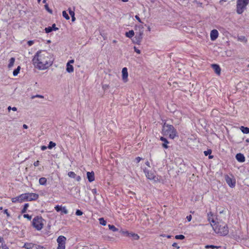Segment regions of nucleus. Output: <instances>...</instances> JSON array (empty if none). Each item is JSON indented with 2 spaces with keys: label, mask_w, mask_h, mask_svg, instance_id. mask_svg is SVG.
Here are the masks:
<instances>
[{
  "label": "nucleus",
  "mask_w": 249,
  "mask_h": 249,
  "mask_svg": "<svg viewBox=\"0 0 249 249\" xmlns=\"http://www.w3.org/2000/svg\"><path fill=\"white\" fill-rule=\"evenodd\" d=\"M34 249H46V248L35 244V247H34Z\"/></svg>",
  "instance_id": "f704fd0d"
},
{
  "label": "nucleus",
  "mask_w": 249,
  "mask_h": 249,
  "mask_svg": "<svg viewBox=\"0 0 249 249\" xmlns=\"http://www.w3.org/2000/svg\"><path fill=\"white\" fill-rule=\"evenodd\" d=\"M122 79L124 82H126L128 80V72L126 68H124L122 71Z\"/></svg>",
  "instance_id": "9d476101"
},
{
  "label": "nucleus",
  "mask_w": 249,
  "mask_h": 249,
  "mask_svg": "<svg viewBox=\"0 0 249 249\" xmlns=\"http://www.w3.org/2000/svg\"><path fill=\"white\" fill-rule=\"evenodd\" d=\"M184 238H185V236L182 234L177 235L175 236V238L177 239L182 240V239H184Z\"/></svg>",
  "instance_id": "72a5a7b5"
},
{
  "label": "nucleus",
  "mask_w": 249,
  "mask_h": 249,
  "mask_svg": "<svg viewBox=\"0 0 249 249\" xmlns=\"http://www.w3.org/2000/svg\"><path fill=\"white\" fill-rule=\"evenodd\" d=\"M75 178H76V180L78 181H80L81 180V177L79 176H76Z\"/></svg>",
  "instance_id": "0e129e2a"
},
{
  "label": "nucleus",
  "mask_w": 249,
  "mask_h": 249,
  "mask_svg": "<svg viewBox=\"0 0 249 249\" xmlns=\"http://www.w3.org/2000/svg\"><path fill=\"white\" fill-rule=\"evenodd\" d=\"M11 200L13 203L20 202L19 196L12 198Z\"/></svg>",
  "instance_id": "c85d7f7f"
},
{
  "label": "nucleus",
  "mask_w": 249,
  "mask_h": 249,
  "mask_svg": "<svg viewBox=\"0 0 249 249\" xmlns=\"http://www.w3.org/2000/svg\"><path fill=\"white\" fill-rule=\"evenodd\" d=\"M205 248L207 249H208V248L215 249V248H217V247L214 246V245H207L205 246Z\"/></svg>",
  "instance_id": "79ce46f5"
},
{
  "label": "nucleus",
  "mask_w": 249,
  "mask_h": 249,
  "mask_svg": "<svg viewBox=\"0 0 249 249\" xmlns=\"http://www.w3.org/2000/svg\"><path fill=\"white\" fill-rule=\"evenodd\" d=\"M87 178L89 182H91L94 180V173L93 171L89 172H88L87 173Z\"/></svg>",
  "instance_id": "2eb2a0df"
},
{
  "label": "nucleus",
  "mask_w": 249,
  "mask_h": 249,
  "mask_svg": "<svg viewBox=\"0 0 249 249\" xmlns=\"http://www.w3.org/2000/svg\"><path fill=\"white\" fill-rule=\"evenodd\" d=\"M56 145V144L53 142L52 141L50 142L49 144L48 145V148L49 149H52L53 147H54Z\"/></svg>",
  "instance_id": "7c9ffc66"
},
{
  "label": "nucleus",
  "mask_w": 249,
  "mask_h": 249,
  "mask_svg": "<svg viewBox=\"0 0 249 249\" xmlns=\"http://www.w3.org/2000/svg\"><path fill=\"white\" fill-rule=\"evenodd\" d=\"M62 206H59V205H56L54 208H55V210L57 211V212H59V211H61V210H62Z\"/></svg>",
  "instance_id": "58836bf2"
},
{
  "label": "nucleus",
  "mask_w": 249,
  "mask_h": 249,
  "mask_svg": "<svg viewBox=\"0 0 249 249\" xmlns=\"http://www.w3.org/2000/svg\"><path fill=\"white\" fill-rule=\"evenodd\" d=\"M51 27L52 29H53V31H56V30H58V28L56 27L55 24H53L52 26Z\"/></svg>",
  "instance_id": "a18cd8bd"
},
{
  "label": "nucleus",
  "mask_w": 249,
  "mask_h": 249,
  "mask_svg": "<svg viewBox=\"0 0 249 249\" xmlns=\"http://www.w3.org/2000/svg\"><path fill=\"white\" fill-rule=\"evenodd\" d=\"M135 34L133 30H130L128 32H126L125 34V36L129 38H131Z\"/></svg>",
  "instance_id": "aec40b11"
},
{
  "label": "nucleus",
  "mask_w": 249,
  "mask_h": 249,
  "mask_svg": "<svg viewBox=\"0 0 249 249\" xmlns=\"http://www.w3.org/2000/svg\"><path fill=\"white\" fill-rule=\"evenodd\" d=\"M134 50L138 53H141L140 50L137 49L136 47H134Z\"/></svg>",
  "instance_id": "bf43d9fd"
},
{
  "label": "nucleus",
  "mask_w": 249,
  "mask_h": 249,
  "mask_svg": "<svg viewBox=\"0 0 249 249\" xmlns=\"http://www.w3.org/2000/svg\"><path fill=\"white\" fill-rule=\"evenodd\" d=\"M4 213H5L7 216H10V214L8 212V210L7 209H5L4 210Z\"/></svg>",
  "instance_id": "5fc2aeb1"
},
{
  "label": "nucleus",
  "mask_w": 249,
  "mask_h": 249,
  "mask_svg": "<svg viewBox=\"0 0 249 249\" xmlns=\"http://www.w3.org/2000/svg\"><path fill=\"white\" fill-rule=\"evenodd\" d=\"M23 217H24V218H27L28 219H29V220H30L31 219V218H32V216H31V215H29V214H24L23 215Z\"/></svg>",
  "instance_id": "37998d69"
},
{
  "label": "nucleus",
  "mask_w": 249,
  "mask_h": 249,
  "mask_svg": "<svg viewBox=\"0 0 249 249\" xmlns=\"http://www.w3.org/2000/svg\"><path fill=\"white\" fill-rule=\"evenodd\" d=\"M99 223L101 225L103 226H106L107 224L106 221L104 219V218H100L99 219Z\"/></svg>",
  "instance_id": "bb28decb"
},
{
  "label": "nucleus",
  "mask_w": 249,
  "mask_h": 249,
  "mask_svg": "<svg viewBox=\"0 0 249 249\" xmlns=\"http://www.w3.org/2000/svg\"><path fill=\"white\" fill-rule=\"evenodd\" d=\"M208 220L211 223V226L213 227L214 224H216L215 222L214 218L213 217V214L212 212H209L208 213Z\"/></svg>",
  "instance_id": "ddd939ff"
},
{
  "label": "nucleus",
  "mask_w": 249,
  "mask_h": 249,
  "mask_svg": "<svg viewBox=\"0 0 249 249\" xmlns=\"http://www.w3.org/2000/svg\"><path fill=\"white\" fill-rule=\"evenodd\" d=\"M20 70V67L18 66V68L13 71V75L15 76H17L19 73Z\"/></svg>",
  "instance_id": "a878e982"
},
{
  "label": "nucleus",
  "mask_w": 249,
  "mask_h": 249,
  "mask_svg": "<svg viewBox=\"0 0 249 249\" xmlns=\"http://www.w3.org/2000/svg\"><path fill=\"white\" fill-rule=\"evenodd\" d=\"M76 215L80 216L83 214V212L80 210H77L75 213Z\"/></svg>",
  "instance_id": "ea45409f"
},
{
  "label": "nucleus",
  "mask_w": 249,
  "mask_h": 249,
  "mask_svg": "<svg viewBox=\"0 0 249 249\" xmlns=\"http://www.w3.org/2000/svg\"><path fill=\"white\" fill-rule=\"evenodd\" d=\"M43 218L41 216H36L32 221L33 226L37 230H41L43 227Z\"/></svg>",
  "instance_id": "39448f33"
},
{
  "label": "nucleus",
  "mask_w": 249,
  "mask_h": 249,
  "mask_svg": "<svg viewBox=\"0 0 249 249\" xmlns=\"http://www.w3.org/2000/svg\"><path fill=\"white\" fill-rule=\"evenodd\" d=\"M29 207V204L28 203H26L24 205L23 208L21 210V213H25L26 212L27 209Z\"/></svg>",
  "instance_id": "cd10ccee"
},
{
  "label": "nucleus",
  "mask_w": 249,
  "mask_h": 249,
  "mask_svg": "<svg viewBox=\"0 0 249 249\" xmlns=\"http://www.w3.org/2000/svg\"><path fill=\"white\" fill-rule=\"evenodd\" d=\"M61 211H62V212L65 214H67L68 213V211L67 210L66 207H62Z\"/></svg>",
  "instance_id": "e433bc0d"
},
{
  "label": "nucleus",
  "mask_w": 249,
  "mask_h": 249,
  "mask_svg": "<svg viewBox=\"0 0 249 249\" xmlns=\"http://www.w3.org/2000/svg\"><path fill=\"white\" fill-rule=\"evenodd\" d=\"M23 128H24V129H27V128H28V126L26 124H24L23 125Z\"/></svg>",
  "instance_id": "338daca9"
},
{
  "label": "nucleus",
  "mask_w": 249,
  "mask_h": 249,
  "mask_svg": "<svg viewBox=\"0 0 249 249\" xmlns=\"http://www.w3.org/2000/svg\"><path fill=\"white\" fill-rule=\"evenodd\" d=\"M225 179L229 186L231 187H234L235 186V180L234 179H232L227 175L225 176Z\"/></svg>",
  "instance_id": "1a4fd4ad"
},
{
  "label": "nucleus",
  "mask_w": 249,
  "mask_h": 249,
  "mask_svg": "<svg viewBox=\"0 0 249 249\" xmlns=\"http://www.w3.org/2000/svg\"><path fill=\"white\" fill-rule=\"evenodd\" d=\"M34 43V41L33 40H29L27 42V44L30 46H32Z\"/></svg>",
  "instance_id": "8fccbe9b"
},
{
  "label": "nucleus",
  "mask_w": 249,
  "mask_h": 249,
  "mask_svg": "<svg viewBox=\"0 0 249 249\" xmlns=\"http://www.w3.org/2000/svg\"><path fill=\"white\" fill-rule=\"evenodd\" d=\"M45 8L46 9V10L49 12L50 13V14H52L53 13V11L51 9H50L48 6V4H46L45 5Z\"/></svg>",
  "instance_id": "4c0bfd02"
},
{
  "label": "nucleus",
  "mask_w": 249,
  "mask_h": 249,
  "mask_svg": "<svg viewBox=\"0 0 249 249\" xmlns=\"http://www.w3.org/2000/svg\"><path fill=\"white\" fill-rule=\"evenodd\" d=\"M91 191L94 195H96L97 194V190L96 189H92Z\"/></svg>",
  "instance_id": "052dcab7"
},
{
  "label": "nucleus",
  "mask_w": 249,
  "mask_h": 249,
  "mask_svg": "<svg viewBox=\"0 0 249 249\" xmlns=\"http://www.w3.org/2000/svg\"><path fill=\"white\" fill-rule=\"evenodd\" d=\"M74 60L73 59H71V60H70L67 63H69V64H72L74 63Z\"/></svg>",
  "instance_id": "69168bd1"
},
{
  "label": "nucleus",
  "mask_w": 249,
  "mask_h": 249,
  "mask_svg": "<svg viewBox=\"0 0 249 249\" xmlns=\"http://www.w3.org/2000/svg\"><path fill=\"white\" fill-rule=\"evenodd\" d=\"M142 35L143 31H140L139 33H137L135 36L132 39L133 42L138 45L140 44L142 39Z\"/></svg>",
  "instance_id": "0eeeda50"
},
{
  "label": "nucleus",
  "mask_w": 249,
  "mask_h": 249,
  "mask_svg": "<svg viewBox=\"0 0 249 249\" xmlns=\"http://www.w3.org/2000/svg\"><path fill=\"white\" fill-rule=\"evenodd\" d=\"M45 31L46 33H49L53 31V29H52L50 26L46 27L45 28Z\"/></svg>",
  "instance_id": "c9c22d12"
},
{
  "label": "nucleus",
  "mask_w": 249,
  "mask_h": 249,
  "mask_svg": "<svg viewBox=\"0 0 249 249\" xmlns=\"http://www.w3.org/2000/svg\"><path fill=\"white\" fill-rule=\"evenodd\" d=\"M68 175L69 177L71 178H75L76 176V175L75 174V173L72 171L69 172L68 174Z\"/></svg>",
  "instance_id": "c756f323"
},
{
  "label": "nucleus",
  "mask_w": 249,
  "mask_h": 249,
  "mask_svg": "<svg viewBox=\"0 0 249 249\" xmlns=\"http://www.w3.org/2000/svg\"><path fill=\"white\" fill-rule=\"evenodd\" d=\"M26 201L36 200L38 198V195L36 193H26Z\"/></svg>",
  "instance_id": "6e6552de"
},
{
  "label": "nucleus",
  "mask_w": 249,
  "mask_h": 249,
  "mask_svg": "<svg viewBox=\"0 0 249 249\" xmlns=\"http://www.w3.org/2000/svg\"><path fill=\"white\" fill-rule=\"evenodd\" d=\"M162 132L165 135H169L171 139H174L177 136V131L172 125L164 123L162 126Z\"/></svg>",
  "instance_id": "7ed1b4c3"
},
{
  "label": "nucleus",
  "mask_w": 249,
  "mask_h": 249,
  "mask_svg": "<svg viewBox=\"0 0 249 249\" xmlns=\"http://www.w3.org/2000/svg\"><path fill=\"white\" fill-rule=\"evenodd\" d=\"M66 238L62 235L59 236L57 239L58 243L57 249H65Z\"/></svg>",
  "instance_id": "423d86ee"
},
{
  "label": "nucleus",
  "mask_w": 249,
  "mask_h": 249,
  "mask_svg": "<svg viewBox=\"0 0 249 249\" xmlns=\"http://www.w3.org/2000/svg\"><path fill=\"white\" fill-rule=\"evenodd\" d=\"M19 196L20 202H22L23 201H26V193L22 194Z\"/></svg>",
  "instance_id": "5701e85b"
},
{
  "label": "nucleus",
  "mask_w": 249,
  "mask_h": 249,
  "mask_svg": "<svg viewBox=\"0 0 249 249\" xmlns=\"http://www.w3.org/2000/svg\"><path fill=\"white\" fill-rule=\"evenodd\" d=\"M39 183L41 185H45L47 183V179L44 177H42L39 178Z\"/></svg>",
  "instance_id": "412c9836"
},
{
  "label": "nucleus",
  "mask_w": 249,
  "mask_h": 249,
  "mask_svg": "<svg viewBox=\"0 0 249 249\" xmlns=\"http://www.w3.org/2000/svg\"><path fill=\"white\" fill-rule=\"evenodd\" d=\"M236 159L240 162H243L245 160V158L243 154L238 153L235 156Z\"/></svg>",
  "instance_id": "4468645a"
},
{
  "label": "nucleus",
  "mask_w": 249,
  "mask_h": 249,
  "mask_svg": "<svg viewBox=\"0 0 249 249\" xmlns=\"http://www.w3.org/2000/svg\"><path fill=\"white\" fill-rule=\"evenodd\" d=\"M135 18L138 20L139 22H142L141 19L138 15L135 16Z\"/></svg>",
  "instance_id": "4d7b16f0"
},
{
  "label": "nucleus",
  "mask_w": 249,
  "mask_h": 249,
  "mask_svg": "<svg viewBox=\"0 0 249 249\" xmlns=\"http://www.w3.org/2000/svg\"><path fill=\"white\" fill-rule=\"evenodd\" d=\"M249 3V0H237L236 12L238 14L243 13L246 6Z\"/></svg>",
  "instance_id": "20e7f679"
},
{
  "label": "nucleus",
  "mask_w": 249,
  "mask_h": 249,
  "mask_svg": "<svg viewBox=\"0 0 249 249\" xmlns=\"http://www.w3.org/2000/svg\"><path fill=\"white\" fill-rule=\"evenodd\" d=\"M48 147L45 146V145H42L41 146V149L42 150V151H44V150H45Z\"/></svg>",
  "instance_id": "6e6d98bb"
},
{
  "label": "nucleus",
  "mask_w": 249,
  "mask_h": 249,
  "mask_svg": "<svg viewBox=\"0 0 249 249\" xmlns=\"http://www.w3.org/2000/svg\"><path fill=\"white\" fill-rule=\"evenodd\" d=\"M145 175L146 177L151 180H156V178H157L156 176L155 175L154 173L152 171H145Z\"/></svg>",
  "instance_id": "f8f14e48"
},
{
  "label": "nucleus",
  "mask_w": 249,
  "mask_h": 249,
  "mask_svg": "<svg viewBox=\"0 0 249 249\" xmlns=\"http://www.w3.org/2000/svg\"><path fill=\"white\" fill-rule=\"evenodd\" d=\"M204 155L207 156L208 155H210L212 153V150L211 149H208L207 151H205L204 152Z\"/></svg>",
  "instance_id": "a19ab883"
},
{
  "label": "nucleus",
  "mask_w": 249,
  "mask_h": 249,
  "mask_svg": "<svg viewBox=\"0 0 249 249\" xmlns=\"http://www.w3.org/2000/svg\"><path fill=\"white\" fill-rule=\"evenodd\" d=\"M212 67L217 74L220 75L221 72V69L218 65L215 64H212Z\"/></svg>",
  "instance_id": "dca6fc26"
},
{
  "label": "nucleus",
  "mask_w": 249,
  "mask_h": 249,
  "mask_svg": "<svg viewBox=\"0 0 249 249\" xmlns=\"http://www.w3.org/2000/svg\"><path fill=\"white\" fill-rule=\"evenodd\" d=\"M240 130L244 134L249 133V128L247 127H244L243 126H242L240 127Z\"/></svg>",
  "instance_id": "4be33fe9"
},
{
  "label": "nucleus",
  "mask_w": 249,
  "mask_h": 249,
  "mask_svg": "<svg viewBox=\"0 0 249 249\" xmlns=\"http://www.w3.org/2000/svg\"><path fill=\"white\" fill-rule=\"evenodd\" d=\"M34 247H35V244L33 243H26L24 244L23 248H24L26 249H34Z\"/></svg>",
  "instance_id": "f3484780"
},
{
  "label": "nucleus",
  "mask_w": 249,
  "mask_h": 249,
  "mask_svg": "<svg viewBox=\"0 0 249 249\" xmlns=\"http://www.w3.org/2000/svg\"><path fill=\"white\" fill-rule=\"evenodd\" d=\"M108 87H109L108 85H107V84H105V85H103L102 86V88H103V89L104 90H107V89H108Z\"/></svg>",
  "instance_id": "49530a36"
},
{
  "label": "nucleus",
  "mask_w": 249,
  "mask_h": 249,
  "mask_svg": "<svg viewBox=\"0 0 249 249\" xmlns=\"http://www.w3.org/2000/svg\"><path fill=\"white\" fill-rule=\"evenodd\" d=\"M73 67L71 64H69V63L67 64L66 66V71L69 73H71L73 71Z\"/></svg>",
  "instance_id": "a211bd4d"
},
{
  "label": "nucleus",
  "mask_w": 249,
  "mask_h": 249,
  "mask_svg": "<svg viewBox=\"0 0 249 249\" xmlns=\"http://www.w3.org/2000/svg\"><path fill=\"white\" fill-rule=\"evenodd\" d=\"M160 140L163 142V143L162 144V146L165 148H167L168 147L167 145V143H168V142L167 139L163 137H160Z\"/></svg>",
  "instance_id": "6ab92c4d"
},
{
  "label": "nucleus",
  "mask_w": 249,
  "mask_h": 249,
  "mask_svg": "<svg viewBox=\"0 0 249 249\" xmlns=\"http://www.w3.org/2000/svg\"><path fill=\"white\" fill-rule=\"evenodd\" d=\"M186 219H187L188 221H189V222L192 219V215H189L187 216Z\"/></svg>",
  "instance_id": "603ef678"
},
{
  "label": "nucleus",
  "mask_w": 249,
  "mask_h": 249,
  "mask_svg": "<svg viewBox=\"0 0 249 249\" xmlns=\"http://www.w3.org/2000/svg\"><path fill=\"white\" fill-rule=\"evenodd\" d=\"M11 109V110H13V111H15L17 110V107H10V106H9V107H8V110L9 111H10Z\"/></svg>",
  "instance_id": "de8ad7c7"
},
{
  "label": "nucleus",
  "mask_w": 249,
  "mask_h": 249,
  "mask_svg": "<svg viewBox=\"0 0 249 249\" xmlns=\"http://www.w3.org/2000/svg\"><path fill=\"white\" fill-rule=\"evenodd\" d=\"M108 227L109 229L112 231H118V229L113 225L109 224Z\"/></svg>",
  "instance_id": "393cba45"
},
{
  "label": "nucleus",
  "mask_w": 249,
  "mask_h": 249,
  "mask_svg": "<svg viewBox=\"0 0 249 249\" xmlns=\"http://www.w3.org/2000/svg\"><path fill=\"white\" fill-rule=\"evenodd\" d=\"M173 247H176L177 249H179V247L178 246V244L176 243H174L172 245Z\"/></svg>",
  "instance_id": "13d9d810"
},
{
  "label": "nucleus",
  "mask_w": 249,
  "mask_h": 249,
  "mask_svg": "<svg viewBox=\"0 0 249 249\" xmlns=\"http://www.w3.org/2000/svg\"><path fill=\"white\" fill-rule=\"evenodd\" d=\"M218 36V32L217 30L213 29L211 32V39L213 41L215 40Z\"/></svg>",
  "instance_id": "9b49d317"
},
{
  "label": "nucleus",
  "mask_w": 249,
  "mask_h": 249,
  "mask_svg": "<svg viewBox=\"0 0 249 249\" xmlns=\"http://www.w3.org/2000/svg\"><path fill=\"white\" fill-rule=\"evenodd\" d=\"M62 15L66 19L68 20L70 19V17L65 11L62 12Z\"/></svg>",
  "instance_id": "2f4dec72"
},
{
  "label": "nucleus",
  "mask_w": 249,
  "mask_h": 249,
  "mask_svg": "<svg viewBox=\"0 0 249 249\" xmlns=\"http://www.w3.org/2000/svg\"><path fill=\"white\" fill-rule=\"evenodd\" d=\"M69 12L71 16H74V12L71 8H69Z\"/></svg>",
  "instance_id": "c03bdc74"
},
{
  "label": "nucleus",
  "mask_w": 249,
  "mask_h": 249,
  "mask_svg": "<svg viewBox=\"0 0 249 249\" xmlns=\"http://www.w3.org/2000/svg\"><path fill=\"white\" fill-rule=\"evenodd\" d=\"M130 235L134 240H138L139 239V236L137 234L132 233H130Z\"/></svg>",
  "instance_id": "473e14b6"
},
{
  "label": "nucleus",
  "mask_w": 249,
  "mask_h": 249,
  "mask_svg": "<svg viewBox=\"0 0 249 249\" xmlns=\"http://www.w3.org/2000/svg\"><path fill=\"white\" fill-rule=\"evenodd\" d=\"M35 97H38L40 98H43L44 96L41 95H36V96H34L32 97V98H34Z\"/></svg>",
  "instance_id": "864d4df0"
},
{
  "label": "nucleus",
  "mask_w": 249,
  "mask_h": 249,
  "mask_svg": "<svg viewBox=\"0 0 249 249\" xmlns=\"http://www.w3.org/2000/svg\"><path fill=\"white\" fill-rule=\"evenodd\" d=\"M0 243H1V244H3V243H4L3 238L2 237H1V236H0Z\"/></svg>",
  "instance_id": "680f3d73"
},
{
  "label": "nucleus",
  "mask_w": 249,
  "mask_h": 249,
  "mask_svg": "<svg viewBox=\"0 0 249 249\" xmlns=\"http://www.w3.org/2000/svg\"><path fill=\"white\" fill-rule=\"evenodd\" d=\"M71 20H72V21H74L75 20V18L74 17V16H71Z\"/></svg>",
  "instance_id": "774afa93"
},
{
  "label": "nucleus",
  "mask_w": 249,
  "mask_h": 249,
  "mask_svg": "<svg viewBox=\"0 0 249 249\" xmlns=\"http://www.w3.org/2000/svg\"><path fill=\"white\" fill-rule=\"evenodd\" d=\"M213 229L215 232L220 236H226L229 233V228L225 223L214 224Z\"/></svg>",
  "instance_id": "f03ea898"
},
{
  "label": "nucleus",
  "mask_w": 249,
  "mask_h": 249,
  "mask_svg": "<svg viewBox=\"0 0 249 249\" xmlns=\"http://www.w3.org/2000/svg\"><path fill=\"white\" fill-rule=\"evenodd\" d=\"M39 164V161L38 160H36V161L34 162V165L35 166H38Z\"/></svg>",
  "instance_id": "3c124183"
},
{
  "label": "nucleus",
  "mask_w": 249,
  "mask_h": 249,
  "mask_svg": "<svg viewBox=\"0 0 249 249\" xmlns=\"http://www.w3.org/2000/svg\"><path fill=\"white\" fill-rule=\"evenodd\" d=\"M15 61V59L14 57H12L10 58V59L9 60V63L8 66L9 68H11V67H12L13 66Z\"/></svg>",
  "instance_id": "b1692460"
},
{
  "label": "nucleus",
  "mask_w": 249,
  "mask_h": 249,
  "mask_svg": "<svg viewBox=\"0 0 249 249\" xmlns=\"http://www.w3.org/2000/svg\"><path fill=\"white\" fill-rule=\"evenodd\" d=\"M53 62L51 54L46 51H38L35 55L33 62L39 70H45L52 65Z\"/></svg>",
  "instance_id": "f257e3e1"
},
{
  "label": "nucleus",
  "mask_w": 249,
  "mask_h": 249,
  "mask_svg": "<svg viewBox=\"0 0 249 249\" xmlns=\"http://www.w3.org/2000/svg\"><path fill=\"white\" fill-rule=\"evenodd\" d=\"M141 160V158L139 157H138L136 158V160L137 162H139Z\"/></svg>",
  "instance_id": "e2e57ef3"
},
{
  "label": "nucleus",
  "mask_w": 249,
  "mask_h": 249,
  "mask_svg": "<svg viewBox=\"0 0 249 249\" xmlns=\"http://www.w3.org/2000/svg\"><path fill=\"white\" fill-rule=\"evenodd\" d=\"M1 248L2 249H9V248L7 247V246L5 244H1Z\"/></svg>",
  "instance_id": "09e8293b"
}]
</instances>
